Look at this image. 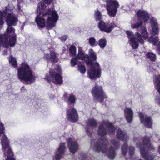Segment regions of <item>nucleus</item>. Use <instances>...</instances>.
Listing matches in <instances>:
<instances>
[{"mask_svg":"<svg viewBox=\"0 0 160 160\" xmlns=\"http://www.w3.org/2000/svg\"><path fill=\"white\" fill-rule=\"evenodd\" d=\"M134 153V148L132 146H130L128 148V154L130 157L133 155Z\"/></svg>","mask_w":160,"mask_h":160,"instance_id":"36","label":"nucleus"},{"mask_svg":"<svg viewBox=\"0 0 160 160\" xmlns=\"http://www.w3.org/2000/svg\"><path fill=\"white\" fill-rule=\"evenodd\" d=\"M18 78L29 83L34 81L36 77L32 72L28 64L25 62L22 63L18 70Z\"/></svg>","mask_w":160,"mask_h":160,"instance_id":"6","label":"nucleus"},{"mask_svg":"<svg viewBox=\"0 0 160 160\" xmlns=\"http://www.w3.org/2000/svg\"><path fill=\"white\" fill-rule=\"evenodd\" d=\"M89 55L90 58L93 60H96L97 59L96 53L94 52L92 49H91L89 51Z\"/></svg>","mask_w":160,"mask_h":160,"instance_id":"31","label":"nucleus"},{"mask_svg":"<svg viewBox=\"0 0 160 160\" xmlns=\"http://www.w3.org/2000/svg\"><path fill=\"white\" fill-rule=\"evenodd\" d=\"M86 131L87 133L88 134H89V132H88V129H86Z\"/></svg>","mask_w":160,"mask_h":160,"instance_id":"44","label":"nucleus"},{"mask_svg":"<svg viewBox=\"0 0 160 160\" xmlns=\"http://www.w3.org/2000/svg\"><path fill=\"white\" fill-rule=\"evenodd\" d=\"M98 43L100 48L103 49L106 45L107 41L105 38H103L100 39Z\"/></svg>","mask_w":160,"mask_h":160,"instance_id":"26","label":"nucleus"},{"mask_svg":"<svg viewBox=\"0 0 160 160\" xmlns=\"http://www.w3.org/2000/svg\"><path fill=\"white\" fill-rule=\"evenodd\" d=\"M5 128L3 125L0 122V137L2 134L1 138V144L2 150L5 155H6L8 158L6 160H15L13 157V154L9 147V140L8 137L5 135Z\"/></svg>","mask_w":160,"mask_h":160,"instance_id":"7","label":"nucleus"},{"mask_svg":"<svg viewBox=\"0 0 160 160\" xmlns=\"http://www.w3.org/2000/svg\"><path fill=\"white\" fill-rule=\"evenodd\" d=\"M106 100H107V99H106V100H105V101H104V102H105V104H107V103L106 102Z\"/></svg>","mask_w":160,"mask_h":160,"instance_id":"45","label":"nucleus"},{"mask_svg":"<svg viewBox=\"0 0 160 160\" xmlns=\"http://www.w3.org/2000/svg\"><path fill=\"white\" fill-rule=\"evenodd\" d=\"M61 72V68L58 66L55 70H50V75H46L45 79L48 81H52L55 83L60 84L62 82V77L60 75Z\"/></svg>","mask_w":160,"mask_h":160,"instance_id":"11","label":"nucleus"},{"mask_svg":"<svg viewBox=\"0 0 160 160\" xmlns=\"http://www.w3.org/2000/svg\"><path fill=\"white\" fill-rule=\"evenodd\" d=\"M107 141L106 139H102L100 141V144L98 143L95 146V148L98 152L101 151L103 153H106L110 159L113 158L115 156V153L113 148L111 147L106 152L107 146L104 143Z\"/></svg>","mask_w":160,"mask_h":160,"instance_id":"10","label":"nucleus"},{"mask_svg":"<svg viewBox=\"0 0 160 160\" xmlns=\"http://www.w3.org/2000/svg\"><path fill=\"white\" fill-rule=\"evenodd\" d=\"M9 61V64L14 68H17L18 66L16 58L13 57L12 56H10Z\"/></svg>","mask_w":160,"mask_h":160,"instance_id":"25","label":"nucleus"},{"mask_svg":"<svg viewBox=\"0 0 160 160\" xmlns=\"http://www.w3.org/2000/svg\"><path fill=\"white\" fill-rule=\"evenodd\" d=\"M96 122L93 119H92L88 120L87 122H86V124L87 127L89 126H94L96 125Z\"/></svg>","mask_w":160,"mask_h":160,"instance_id":"29","label":"nucleus"},{"mask_svg":"<svg viewBox=\"0 0 160 160\" xmlns=\"http://www.w3.org/2000/svg\"><path fill=\"white\" fill-rule=\"evenodd\" d=\"M150 43H152L155 46H157L158 48L157 49L158 53L160 55V41L158 42V37L156 36L153 38L152 36H151L149 40Z\"/></svg>","mask_w":160,"mask_h":160,"instance_id":"22","label":"nucleus"},{"mask_svg":"<svg viewBox=\"0 0 160 160\" xmlns=\"http://www.w3.org/2000/svg\"><path fill=\"white\" fill-rule=\"evenodd\" d=\"M22 5V3L18 2V10H20L21 8V7Z\"/></svg>","mask_w":160,"mask_h":160,"instance_id":"41","label":"nucleus"},{"mask_svg":"<svg viewBox=\"0 0 160 160\" xmlns=\"http://www.w3.org/2000/svg\"><path fill=\"white\" fill-rule=\"evenodd\" d=\"M67 117L68 119L73 122L77 121L78 115L76 110L73 108L68 110L67 112Z\"/></svg>","mask_w":160,"mask_h":160,"instance_id":"16","label":"nucleus"},{"mask_svg":"<svg viewBox=\"0 0 160 160\" xmlns=\"http://www.w3.org/2000/svg\"><path fill=\"white\" fill-rule=\"evenodd\" d=\"M154 78V83L155 87L160 93V75H157Z\"/></svg>","mask_w":160,"mask_h":160,"instance_id":"24","label":"nucleus"},{"mask_svg":"<svg viewBox=\"0 0 160 160\" xmlns=\"http://www.w3.org/2000/svg\"><path fill=\"white\" fill-rule=\"evenodd\" d=\"M68 38L67 35H63L59 37V39L62 41H64L66 40Z\"/></svg>","mask_w":160,"mask_h":160,"instance_id":"39","label":"nucleus"},{"mask_svg":"<svg viewBox=\"0 0 160 160\" xmlns=\"http://www.w3.org/2000/svg\"><path fill=\"white\" fill-rule=\"evenodd\" d=\"M6 19V22L8 25L16 26L18 21L17 17L13 13H11L5 10L3 11H0V30L3 28L4 22L3 17Z\"/></svg>","mask_w":160,"mask_h":160,"instance_id":"9","label":"nucleus"},{"mask_svg":"<svg viewBox=\"0 0 160 160\" xmlns=\"http://www.w3.org/2000/svg\"><path fill=\"white\" fill-rule=\"evenodd\" d=\"M94 16L95 20L96 21L100 20L101 18V14L100 11L98 9L94 11Z\"/></svg>","mask_w":160,"mask_h":160,"instance_id":"28","label":"nucleus"},{"mask_svg":"<svg viewBox=\"0 0 160 160\" xmlns=\"http://www.w3.org/2000/svg\"><path fill=\"white\" fill-rule=\"evenodd\" d=\"M7 51H4L3 52V55H6V54H7Z\"/></svg>","mask_w":160,"mask_h":160,"instance_id":"43","label":"nucleus"},{"mask_svg":"<svg viewBox=\"0 0 160 160\" xmlns=\"http://www.w3.org/2000/svg\"><path fill=\"white\" fill-rule=\"evenodd\" d=\"M92 93L95 99L100 102L103 101L104 99L107 98L103 91L102 87L100 85H95L92 89Z\"/></svg>","mask_w":160,"mask_h":160,"instance_id":"12","label":"nucleus"},{"mask_svg":"<svg viewBox=\"0 0 160 160\" xmlns=\"http://www.w3.org/2000/svg\"><path fill=\"white\" fill-rule=\"evenodd\" d=\"M155 101V102L158 104L160 105V98L158 96L156 97Z\"/></svg>","mask_w":160,"mask_h":160,"instance_id":"40","label":"nucleus"},{"mask_svg":"<svg viewBox=\"0 0 160 160\" xmlns=\"http://www.w3.org/2000/svg\"><path fill=\"white\" fill-rule=\"evenodd\" d=\"M134 141L136 143V146L141 148L140 150L141 155L146 160H152L154 156L151 154L154 149V148L150 142L149 138L145 136L141 139L135 138Z\"/></svg>","mask_w":160,"mask_h":160,"instance_id":"3","label":"nucleus"},{"mask_svg":"<svg viewBox=\"0 0 160 160\" xmlns=\"http://www.w3.org/2000/svg\"><path fill=\"white\" fill-rule=\"evenodd\" d=\"M139 28L135 35L131 31H126L129 39V43L133 49L138 48L139 42L142 44L144 43V40L147 39L148 37V33L145 27L142 26Z\"/></svg>","mask_w":160,"mask_h":160,"instance_id":"4","label":"nucleus"},{"mask_svg":"<svg viewBox=\"0 0 160 160\" xmlns=\"http://www.w3.org/2000/svg\"><path fill=\"white\" fill-rule=\"evenodd\" d=\"M150 22L152 27L151 34L153 35H158L159 33V29L156 19L154 18H151Z\"/></svg>","mask_w":160,"mask_h":160,"instance_id":"18","label":"nucleus"},{"mask_svg":"<svg viewBox=\"0 0 160 160\" xmlns=\"http://www.w3.org/2000/svg\"><path fill=\"white\" fill-rule=\"evenodd\" d=\"M46 8V6L42 2L38 3L36 12L37 16L35 21L38 27L43 28L46 27L50 29L55 26L59 16L56 11L50 9L45 13Z\"/></svg>","mask_w":160,"mask_h":160,"instance_id":"1","label":"nucleus"},{"mask_svg":"<svg viewBox=\"0 0 160 160\" xmlns=\"http://www.w3.org/2000/svg\"><path fill=\"white\" fill-rule=\"evenodd\" d=\"M68 147L72 153L75 152L78 149V145L74 139L69 138L68 140Z\"/></svg>","mask_w":160,"mask_h":160,"instance_id":"19","label":"nucleus"},{"mask_svg":"<svg viewBox=\"0 0 160 160\" xmlns=\"http://www.w3.org/2000/svg\"><path fill=\"white\" fill-rule=\"evenodd\" d=\"M88 42L92 47H94L97 45L96 41L95 39L93 38H91L88 40Z\"/></svg>","mask_w":160,"mask_h":160,"instance_id":"30","label":"nucleus"},{"mask_svg":"<svg viewBox=\"0 0 160 160\" xmlns=\"http://www.w3.org/2000/svg\"><path fill=\"white\" fill-rule=\"evenodd\" d=\"M121 150L122 154L123 155H125L128 150V145L127 143H124L121 147Z\"/></svg>","mask_w":160,"mask_h":160,"instance_id":"33","label":"nucleus"},{"mask_svg":"<svg viewBox=\"0 0 160 160\" xmlns=\"http://www.w3.org/2000/svg\"><path fill=\"white\" fill-rule=\"evenodd\" d=\"M124 113L126 119L128 122H131L133 119V111L129 107L126 108L124 110Z\"/></svg>","mask_w":160,"mask_h":160,"instance_id":"20","label":"nucleus"},{"mask_svg":"<svg viewBox=\"0 0 160 160\" xmlns=\"http://www.w3.org/2000/svg\"><path fill=\"white\" fill-rule=\"evenodd\" d=\"M44 58L48 60H50L52 62H55L56 61V54L53 51H50V55L48 54H45Z\"/></svg>","mask_w":160,"mask_h":160,"instance_id":"23","label":"nucleus"},{"mask_svg":"<svg viewBox=\"0 0 160 160\" xmlns=\"http://www.w3.org/2000/svg\"><path fill=\"white\" fill-rule=\"evenodd\" d=\"M138 114L141 123L148 128H151L152 124L151 118L142 112H139Z\"/></svg>","mask_w":160,"mask_h":160,"instance_id":"15","label":"nucleus"},{"mask_svg":"<svg viewBox=\"0 0 160 160\" xmlns=\"http://www.w3.org/2000/svg\"><path fill=\"white\" fill-rule=\"evenodd\" d=\"M106 128L109 130L110 134L114 133L115 128L112 124L108 122H103L99 126L98 132V135L103 136L106 134Z\"/></svg>","mask_w":160,"mask_h":160,"instance_id":"13","label":"nucleus"},{"mask_svg":"<svg viewBox=\"0 0 160 160\" xmlns=\"http://www.w3.org/2000/svg\"><path fill=\"white\" fill-rule=\"evenodd\" d=\"M43 1L47 4H50L52 1V0H43Z\"/></svg>","mask_w":160,"mask_h":160,"instance_id":"42","label":"nucleus"},{"mask_svg":"<svg viewBox=\"0 0 160 160\" xmlns=\"http://www.w3.org/2000/svg\"><path fill=\"white\" fill-rule=\"evenodd\" d=\"M75 101V96L73 95H70L68 98V102L71 103H74Z\"/></svg>","mask_w":160,"mask_h":160,"instance_id":"38","label":"nucleus"},{"mask_svg":"<svg viewBox=\"0 0 160 160\" xmlns=\"http://www.w3.org/2000/svg\"><path fill=\"white\" fill-rule=\"evenodd\" d=\"M117 137L118 138L123 141L126 142L128 139V137L126 132L120 129L117 131Z\"/></svg>","mask_w":160,"mask_h":160,"instance_id":"21","label":"nucleus"},{"mask_svg":"<svg viewBox=\"0 0 160 160\" xmlns=\"http://www.w3.org/2000/svg\"><path fill=\"white\" fill-rule=\"evenodd\" d=\"M76 48L75 46H71L69 49L70 55L72 57L76 54Z\"/></svg>","mask_w":160,"mask_h":160,"instance_id":"32","label":"nucleus"},{"mask_svg":"<svg viewBox=\"0 0 160 160\" xmlns=\"http://www.w3.org/2000/svg\"><path fill=\"white\" fill-rule=\"evenodd\" d=\"M78 70L82 74H84L86 72V69L84 65H78Z\"/></svg>","mask_w":160,"mask_h":160,"instance_id":"35","label":"nucleus"},{"mask_svg":"<svg viewBox=\"0 0 160 160\" xmlns=\"http://www.w3.org/2000/svg\"><path fill=\"white\" fill-rule=\"evenodd\" d=\"M116 26L113 23L106 24L103 21H101L98 23V27L100 30L108 33L110 32Z\"/></svg>","mask_w":160,"mask_h":160,"instance_id":"14","label":"nucleus"},{"mask_svg":"<svg viewBox=\"0 0 160 160\" xmlns=\"http://www.w3.org/2000/svg\"><path fill=\"white\" fill-rule=\"evenodd\" d=\"M78 59L77 57L71 59V64L72 67H73L78 63Z\"/></svg>","mask_w":160,"mask_h":160,"instance_id":"34","label":"nucleus"},{"mask_svg":"<svg viewBox=\"0 0 160 160\" xmlns=\"http://www.w3.org/2000/svg\"><path fill=\"white\" fill-rule=\"evenodd\" d=\"M13 25H8L6 33L0 34V51L3 48H8L10 46H14L16 41V35L15 34V30L12 27Z\"/></svg>","mask_w":160,"mask_h":160,"instance_id":"5","label":"nucleus"},{"mask_svg":"<svg viewBox=\"0 0 160 160\" xmlns=\"http://www.w3.org/2000/svg\"><path fill=\"white\" fill-rule=\"evenodd\" d=\"M111 142L112 144L114 146L116 149L119 148V142L118 141H117L116 140H112Z\"/></svg>","mask_w":160,"mask_h":160,"instance_id":"37","label":"nucleus"},{"mask_svg":"<svg viewBox=\"0 0 160 160\" xmlns=\"http://www.w3.org/2000/svg\"><path fill=\"white\" fill-rule=\"evenodd\" d=\"M78 53L77 58L80 60H84L87 64L90 65V68L88 71V76L91 79H96L99 78L101 76V69L99 63L97 62L93 63L89 59V56L85 54L82 48L78 47Z\"/></svg>","mask_w":160,"mask_h":160,"instance_id":"2","label":"nucleus"},{"mask_svg":"<svg viewBox=\"0 0 160 160\" xmlns=\"http://www.w3.org/2000/svg\"><path fill=\"white\" fill-rule=\"evenodd\" d=\"M147 58L150 59L152 61H154L156 59V57L155 54L152 52H148L146 54Z\"/></svg>","mask_w":160,"mask_h":160,"instance_id":"27","label":"nucleus"},{"mask_svg":"<svg viewBox=\"0 0 160 160\" xmlns=\"http://www.w3.org/2000/svg\"><path fill=\"white\" fill-rule=\"evenodd\" d=\"M136 16L137 18H135L132 20L131 26L132 29H138L140 27L143 23L142 19H143L145 22H146L148 20L150 16L148 12L144 10L138 11Z\"/></svg>","mask_w":160,"mask_h":160,"instance_id":"8","label":"nucleus"},{"mask_svg":"<svg viewBox=\"0 0 160 160\" xmlns=\"http://www.w3.org/2000/svg\"><path fill=\"white\" fill-rule=\"evenodd\" d=\"M65 148V144L60 143L57 151L53 157L54 160H60L62 157L63 154L64 150Z\"/></svg>","mask_w":160,"mask_h":160,"instance_id":"17","label":"nucleus"}]
</instances>
